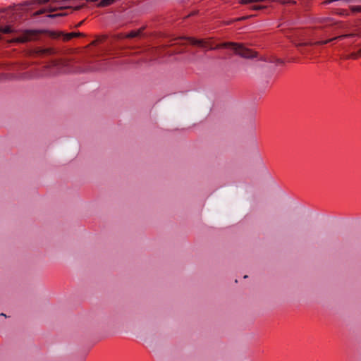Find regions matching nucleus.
Segmentation results:
<instances>
[{"mask_svg":"<svg viewBox=\"0 0 361 361\" xmlns=\"http://www.w3.org/2000/svg\"><path fill=\"white\" fill-rule=\"evenodd\" d=\"M350 10H351L353 13H355V12H361V6H360V5H357V6H350Z\"/></svg>","mask_w":361,"mask_h":361,"instance_id":"14","label":"nucleus"},{"mask_svg":"<svg viewBox=\"0 0 361 361\" xmlns=\"http://www.w3.org/2000/svg\"><path fill=\"white\" fill-rule=\"evenodd\" d=\"M324 29L325 32H329L331 29V27L329 25H325Z\"/></svg>","mask_w":361,"mask_h":361,"instance_id":"17","label":"nucleus"},{"mask_svg":"<svg viewBox=\"0 0 361 361\" xmlns=\"http://www.w3.org/2000/svg\"><path fill=\"white\" fill-rule=\"evenodd\" d=\"M49 1L54 2V0H37L38 4H44Z\"/></svg>","mask_w":361,"mask_h":361,"instance_id":"15","label":"nucleus"},{"mask_svg":"<svg viewBox=\"0 0 361 361\" xmlns=\"http://www.w3.org/2000/svg\"><path fill=\"white\" fill-rule=\"evenodd\" d=\"M51 63H52L53 66H55L57 68H59V67L62 66H66V63H67L66 61H65L62 59L54 60Z\"/></svg>","mask_w":361,"mask_h":361,"instance_id":"7","label":"nucleus"},{"mask_svg":"<svg viewBox=\"0 0 361 361\" xmlns=\"http://www.w3.org/2000/svg\"><path fill=\"white\" fill-rule=\"evenodd\" d=\"M106 39H107V36L103 35V36L99 37L96 39L93 40L91 44L94 46H97L101 43L104 42Z\"/></svg>","mask_w":361,"mask_h":361,"instance_id":"6","label":"nucleus"},{"mask_svg":"<svg viewBox=\"0 0 361 361\" xmlns=\"http://www.w3.org/2000/svg\"><path fill=\"white\" fill-rule=\"evenodd\" d=\"M361 56V49L348 55L347 59H357Z\"/></svg>","mask_w":361,"mask_h":361,"instance_id":"8","label":"nucleus"},{"mask_svg":"<svg viewBox=\"0 0 361 361\" xmlns=\"http://www.w3.org/2000/svg\"><path fill=\"white\" fill-rule=\"evenodd\" d=\"M51 35L56 38H62V39L65 42H68L73 39L74 37H83L85 35L80 32H72L66 33L62 31H54L52 32Z\"/></svg>","mask_w":361,"mask_h":361,"instance_id":"3","label":"nucleus"},{"mask_svg":"<svg viewBox=\"0 0 361 361\" xmlns=\"http://www.w3.org/2000/svg\"><path fill=\"white\" fill-rule=\"evenodd\" d=\"M58 8H52V7H49V8H42V9H39L38 11H37L35 13V16H39V15H41V14H43L46 12H49V13H52V12H54L56 11H57Z\"/></svg>","mask_w":361,"mask_h":361,"instance_id":"5","label":"nucleus"},{"mask_svg":"<svg viewBox=\"0 0 361 361\" xmlns=\"http://www.w3.org/2000/svg\"><path fill=\"white\" fill-rule=\"evenodd\" d=\"M87 1H90V2H96L98 0H86Z\"/></svg>","mask_w":361,"mask_h":361,"instance_id":"20","label":"nucleus"},{"mask_svg":"<svg viewBox=\"0 0 361 361\" xmlns=\"http://www.w3.org/2000/svg\"><path fill=\"white\" fill-rule=\"evenodd\" d=\"M82 23H83V21H81V22H80L79 23H78V24L75 25V27H78L81 26Z\"/></svg>","mask_w":361,"mask_h":361,"instance_id":"19","label":"nucleus"},{"mask_svg":"<svg viewBox=\"0 0 361 361\" xmlns=\"http://www.w3.org/2000/svg\"><path fill=\"white\" fill-rule=\"evenodd\" d=\"M85 6V4H82V5H80V6H75L74 10L75 11H79L80 10L81 8H82L83 7Z\"/></svg>","mask_w":361,"mask_h":361,"instance_id":"16","label":"nucleus"},{"mask_svg":"<svg viewBox=\"0 0 361 361\" xmlns=\"http://www.w3.org/2000/svg\"><path fill=\"white\" fill-rule=\"evenodd\" d=\"M345 37V35H339V36H337V37H333L331 39H329L328 40H326V41H320V42H318L319 44H326L329 42H333V41H335V40H337V39H343Z\"/></svg>","mask_w":361,"mask_h":361,"instance_id":"9","label":"nucleus"},{"mask_svg":"<svg viewBox=\"0 0 361 361\" xmlns=\"http://www.w3.org/2000/svg\"><path fill=\"white\" fill-rule=\"evenodd\" d=\"M250 10L252 11H259L266 8V6L260 4H252L250 6Z\"/></svg>","mask_w":361,"mask_h":361,"instance_id":"11","label":"nucleus"},{"mask_svg":"<svg viewBox=\"0 0 361 361\" xmlns=\"http://www.w3.org/2000/svg\"><path fill=\"white\" fill-rule=\"evenodd\" d=\"M187 41L192 45H195L201 48H208L210 50L217 49H230L233 51L235 54L239 55L243 58H252L254 57L253 51L243 46L241 44L231 42H226L219 43L214 46L212 42L204 39H196L193 37H188L186 38Z\"/></svg>","mask_w":361,"mask_h":361,"instance_id":"1","label":"nucleus"},{"mask_svg":"<svg viewBox=\"0 0 361 361\" xmlns=\"http://www.w3.org/2000/svg\"><path fill=\"white\" fill-rule=\"evenodd\" d=\"M27 39L25 37H21L19 39V42H27Z\"/></svg>","mask_w":361,"mask_h":361,"instance_id":"18","label":"nucleus"},{"mask_svg":"<svg viewBox=\"0 0 361 361\" xmlns=\"http://www.w3.org/2000/svg\"><path fill=\"white\" fill-rule=\"evenodd\" d=\"M144 30H145V27H142L138 30H133L130 31L128 33L121 32V33L115 35L113 37V38H114V40H121V39H126V38L139 37L142 35Z\"/></svg>","mask_w":361,"mask_h":361,"instance_id":"2","label":"nucleus"},{"mask_svg":"<svg viewBox=\"0 0 361 361\" xmlns=\"http://www.w3.org/2000/svg\"><path fill=\"white\" fill-rule=\"evenodd\" d=\"M58 0H54V2L57 1Z\"/></svg>","mask_w":361,"mask_h":361,"instance_id":"21","label":"nucleus"},{"mask_svg":"<svg viewBox=\"0 0 361 361\" xmlns=\"http://www.w3.org/2000/svg\"><path fill=\"white\" fill-rule=\"evenodd\" d=\"M66 15H67L66 13L61 12V13H54V14H52V13L48 14L47 17L50 18H57V17L66 16Z\"/></svg>","mask_w":361,"mask_h":361,"instance_id":"12","label":"nucleus"},{"mask_svg":"<svg viewBox=\"0 0 361 361\" xmlns=\"http://www.w3.org/2000/svg\"><path fill=\"white\" fill-rule=\"evenodd\" d=\"M41 55L50 54L52 52L51 49H43L38 51Z\"/></svg>","mask_w":361,"mask_h":361,"instance_id":"13","label":"nucleus"},{"mask_svg":"<svg viewBox=\"0 0 361 361\" xmlns=\"http://www.w3.org/2000/svg\"><path fill=\"white\" fill-rule=\"evenodd\" d=\"M0 32L4 33V34H10L12 32V28L9 25H6L4 27L1 26L0 27Z\"/></svg>","mask_w":361,"mask_h":361,"instance_id":"10","label":"nucleus"},{"mask_svg":"<svg viewBox=\"0 0 361 361\" xmlns=\"http://www.w3.org/2000/svg\"><path fill=\"white\" fill-rule=\"evenodd\" d=\"M116 0H101L97 5L99 8L107 7L114 4Z\"/></svg>","mask_w":361,"mask_h":361,"instance_id":"4","label":"nucleus"}]
</instances>
